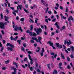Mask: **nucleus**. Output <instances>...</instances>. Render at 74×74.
Wrapping results in <instances>:
<instances>
[{"label": "nucleus", "instance_id": "nucleus-64", "mask_svg": "<svg viewBox=\"0 0 74 74\" xmlns=\"http://www.w3.org/2000/svg\"><path fill=\"white\" fill-rule=\"evenodd\" d=\"M51 66L52 68H53V64H51Z\"/></svg>", "mask_w": 74, "mask_h": 74}, {"label": "nucleus", "instance_id": "nucleus-25", "mask_svg": "<svg viewBox=\"0 0 74 74\" xmlns=\"http://www.w3.org/2000/svg\"><path fill=\"white\" fill-rule=\"evenodd\" d=\"M47 67L49 69V70H50L51 68H50V64H47Z\"/></svg>", "mask_w": 74, "mask_h": 74}, {"label": "nucleus", "instance_id": "nucleus-38", "mask_svg": "<svg viewBox=\"0 0 74 74\" xmlns=\"http://www.w3.org/2000/svg\"><path fill=\"white\" fill-rule=\"evenodd\" d=\"M61 18H62V19H64L66 20V18H66V17L64 16H63Z\"/></svg>", "mask_w": 74, "mask_h": 74}, {"label": "nucleus", "instance_id": "nucleus-34", "mask_svg": "<svg viewBox=\"0 0 74 74\" xmlns=\"http://www.w3.org/2000/svg\"><path fill=\"white\" fill-rule=\"evenodd\" d=\"M30 21L29 22H32V23H33L34 22V21H33V20H32V19L31 18H29Z\"/></svg>", "mask_w": 74, "mask_h": 74}, {"label": "nucleus", "instance_id": "nucleus-35", "mask_svg": "<svg viewBox=\"0 0 74 74\" xmlns=\"http://www.w3.org/2000/svg\"><path fill=\"white\" fill-rule=\"evenodd\" d=\"M67 68L68 69H70V66L69 65H68L67 66Z\"/></svg>", "mask_w": 74, "mask_h": 74}, {"label": "nucleus", "instance_id": "nucleus-14", "mask_svg": "<svg viewBox=\"0 0 74 74\" xmlns=\"http://www.w3.org/2000/svg\"><path fill=\"white\" fill-rule=\"evenodd\" d=\"M10 39H11V40H14V41H16V40L15 39V38H13L12 36L11 37Z\"/></svg>", "mask_w": 74, "mask_h": 74}, {"label": "nucleus", "instance_id": "nucleus-19", "mask_svg": "<svg viewBox=\"0 0 74 74\" xmlns=\"http://www.w3.org/2000/svg\"><path fill=\"white\" fill-rule=\"evenodd\" d=\"M10 60H8L5 61V64H8L9 63V62H10Z\"/></svg>", "mask_w": 74, "mask_h": 74}, {"label": "nucleus", "instance_id": "nucleus-39", "mask_svg": "<svg viewBox=\"0 0 74 74\" xmlns=\"http://www.w3.org/2000/svg\"><path fill=\"white\" fill-rule=\"evenodd\" d=\"M68 8L66 7V10L65 11V12H68Z\"/></svg>", "mask_w": 74, "mask_h": 74}, {"label": "nucleus", "instance_id": "nucleus-27", "mask_svg": "<svg viewBox=\"0 0 74 74\" xmlns=\"http://www.w3.org/2000/svg\"><path fill=\"white\" fill-rule=\"evenodd\" d=\"M56 46H57V47H58V48L59 47V44L58 43H56Z\"/></svg>", "mask_w": 74, "mask_h": 74}, {"label": "nucleus", "instance_id": "nucleus-24", "mask_svg": "<svg viewBox=\"0 0 74 74\" xmlns=\"http://www.w3.org/2000/svg\"><path fill=\"white\" fill-rule=\"evenodd\" d=\"M61 57L63 59H64V56L63 55V53H61Z\"/></svg>", "mask_w": 74, "mask_h": 74}, {"label": "nucleus", "instance_id": "nucleus-8", "mask_svg": "<svg viewBox=\"0 0 74 74\" xmlns=\"http://www.w3.org/2000/svg\"><path fill=\"white\" fill-rule=\"evenodd\" d=\"M8 17H7L5 16V21L6 22H7L8 23H9L10 22V21H8Z\"/></svg>", "mask_w": 74, "mask_h": 74}, {"label": "nucleus", "instance_id": "nucleus-42", "mask_svg": "<svg viewBox=\"0 0 74 74\" xmlns=\"http://www.w3.org/2000/svg\"><path fill=\"white\" fill-rule=\"evenodd\" d=\"M51 19H53V18H55V17L54 16H51Z\"/></svg>", "mask_w": 74, "mask_h": 74}, {"label": "nucleus", "instance_id": "nucleus-15", "mask_svg": "<svg viewBox=\"0 0 74 74\" xmlns=\"http://www.w3.org/2000/svg\"><path fill=\"white\" fill-rule=\"evenodd\" d=\"M70 48L71 50L72 51V52H74V47L71 46Z\"/></svg>", "mask_w": 74, "mask_h": 74}, {"label": "nucleus", "instance_id": "nucleus-13", "mask_svg": "<svg viewBox=\"0 0 74 74\" xmlns=\"http://www.w3.org/2000/svg\"><path fill=\"white\" fill-rule=\"evenodd\" d=\"M14 72H12V74H16V71L17 70V69H16V68H14Z\"/></svg>", "mask_w": 74, "mask_h": 74}, {"label": "nucleus", "instance_id": "nucleus-45", "mask_svg": "<svg viewBox=\"0 0 74 74\" xmlns=\"http://www.w3.org/2000/svg\"><path fill=\"white\" fill-rule=\"evenodd\" d=\"M0 16H1V19H3V15L2 13L1 14Z\"/></svg>", "mask_w": 74, "mask_h": 74}, {"label": "nucleus", "instance_id": "nucleus-50", "mask_svg": "<svg viewBox=\"0 0 74 74\" xmlns=\"http://www.w3.org/2000/svg\"><path fill=\"white\" fill-rule=\"evenodd\" d=\"M35 64H36V67H38V63H37L36 62H35Z\"/></svg>", "mask_w": 74, "mask_h": 74}, {"label": "nucleus", "instance_id": "nucleus-4", "mask_svg": "<svg viewBox=\"0 0 74 74\" xmlns=\"http://www.w3.org/2000/svg\"><path fill=\"white\" fill-rule=\"evenodd\" d=\"M0 27L1 29H4V24L2 22H1L0 23Z\"/></svg>", "mask_w": 74, "mask_h": 74}, {"label": "nucleus", "instance_id": "nucleus-6", "mask_svg": "<svg viewBox=\"0 0 74 74\" xmlns=\"http://www.w3.org/2000/svg\"><path fill=\"white\" fill-rule=\"evenodd\" d=\"M6 46L7 47H9L10 46V47H12V48H14V46L13 45H12L11 44V43H8L7 44Z\"/></svg>", "mask_w": 74, "mask_h": 74}, {"label": "nucleus", "instance_id": "nucleus-12", "mask_svg": "<svg viewBox=\"0 0 74 74\" xmlns=\"http://www.w3.org/2000/svg\"><path fill=\"white\" fill-rule=\"evenodd\" d=\"M32 39L33 40H35L36 41V42H39L38 40V39L37 38H36L34 37H32Z\"/></svg>", "mask_w": 74, "mask_h": 74}, {"label": "nucleus", "instance_id": "nucleus-11", "mask_svg": "<svg viewBox=\"0 0 74 74\" xmlns=\"http://www.w3.org/2000/svg\"><path fill=\"white\" fill-rule=\"evenodd\" d=\"M13 48L14 47H8L7 48V49L8 50H9L10 51H13Z\"/></svg>", "mask_w": 74, "mask_h": 74}, {"label": "nucleus", "instance_id": "nucleus-23", "mask_svg": "<svg viewBox=\"0 0 74 74\" xmlns=\"http://www.w3.org/2000/svg\"><path fill=\"white\" fill-rule=\"evenodd\" d=\"M25 21V18H23L20 19L21 22H23Z\"/></svg>", "mask_w": 74, "mask_h": 74}, {"label": "nucleus", "instance_id": "nucleus-63", "mask_svg": "<svg viewBox=\"0 0 74 74\" xmlns=\"http://www.w3.org/2000/svg\"><path fill=\"white\" fill-rule=\"evenodd\" d=\"M70 64L71 65V67H73V64L71 62L70 63Z\"/></svg>", "mask_w": 74, "mask_h": 74}, {"label": "nucleus", "instance_id": "nucleus-26", "mask_svg": "<svg viewBox=\"0 0 74 74\" xmlns=\"http://www.w3.org/2000/svg\"><path fill=\"white\" fill-rule=\"evenodd\" d=\"M33 27L32 25H31L30 26V30H33Z\"/></svg>", "mask_w": 74, "mask_h": 74}, {"label": "nucleus", "instance_id": "nucleus-5", "mask_svg": "<svg viewBox=\"0 0 74 74\" xmlns=\"http://www.w3.org/2000/svg\"><path fill=\"white\" fill-rule=\"evenodd\" d=\"M28 57L29 60L31 61H30V64H32L33 63V59L31 58V56H30V55L29 54L28 55Z\"/></svg>", "mask_w": 74, "mask_h": 74}, {"label": "nucleus", "instance_id": "nucleus-51", "mask_svg": "<svg viewBox=\"0 0 74 74\" xmlns=\"http://www.w3.org/2000/svg\"><path fill=\"white\" fill-rule=\"evenodd\" d=\"M23 46L24 47H26V44L25 43H24L23 44Z\"/></svg>", "mask_w": 74, "mask_h": 74}, {"label": "nucleus", "instance_id": "nucleus-55", "mask_svg": "<svg viewBox=\"0 0 74 74\" xmlns=\"http://www.w3.org/2000/svg\"><path fill=\"white\" fill-rule=\"evenodd\" d=\"M27 33H30V30H28L26 31Z\"/></svg>", "mask_w": 74, "mask_h": 74}, {"label": "nucleus", "instance_id": "nucleus-32", "mask_svg": "<svg viewBox=\"0 0 74 74\" xmlns=\"http://www.w3.org/2000/svg\"><path fill=\"white\" fill-rule=\"evenodd\" d=\"M67 59V61H69V62L70 61V58L69 57H68Z\"/></svg>", "mask_w": 74, "mask_h": 74}, {"label": "nucleus", "instance_id": "nucleus-56", "mask_svg": "<svg viewBox=\"0 0 74 74\" xmlns=\"http://www.w3.org/2000/svg\"><path fill=\"white\" fill-rule=\"evenodd\" d=\"M56 5L57 7H59V4L58 3H56Z\"/></svg>", "mask_w": 74, "mask_h": 74}, {"label": "nucleus", "instance_id": "nucleus-61", "mask_svg": "<svg viewBox=\"0 0 74 74\" xmlns=\"http://www.w3.org/2000/svg\"><path fill=\"white\" fill-rule=\"evenodd\" d=\"M43 55L44 53L42 52H41L40 53V56H42Z\"/></svg>", "mask_w": 74, "mask_h": 74}, {"label": "nucleus", "instance_id": "nucleus-22", "mask_svg": "<svg viewBox=\"0 0 74 74\" xmlns=\"http://www.w3.org/2000/svg\"><path fill=\"white\" fill-rule=\"evenodd\" d=\"M18 7H19V9L21 10H22V5H18Z\"/></svg>", "mask_w": 74, "mask_h": 74}, {"label": "nucleus", "instance_id": "nucleus-18", "mask_svg": "<svg viewBox=\"0 0 74 74\" xmlns=\"http://www.w3.org/2000/svg\"><path fill=\"white\" fill-rule=\"evenodd\" d=\"M48 43H49L50 46H51V47H53V43L51 42L50 41H49Z\"/></svg>", "mask_w": 74, "mask_h": 74}, {"label": "nucleus", "instance_id": "nucleus-40", "mask_svg": "<svg viewBox=\"0 0 74 74\" xmlns=\"http://www.w3.org/2000/svg\"><path fill=\"white\" fill-rule=\"evenodd\" d=\"M28 66L29 68H30V63H28Z\"/></svg>", "mask_w": 74, "mask_h": 74}, {"label": "nucleus", "instance_id": "nucleus-16", "mask_svg": "<svg viewBox=\"0 0 74 74\" xmlns=\"http://www.w3.org/2000/svg\"><path fill=\"white\" fill-rule=\"evenodd\" d=\"M19 29V30L21 32H23V29H22V27H18V29Z\"/></svg>", "mask_w": 74, "mask_h": 74}, {"label": "nucleus", "instance_id": "nucleus-20", "mask_svg": "<svg viewBox=\"0 0 74 74\" xmlns=\"http://www.w3.org/2000/svg\"><path fill=\"white\" fill-rule=\"evenodd\" d=\"M17 42L19 44H20V45H21V42H22V41H21V40H17Z\"/></svg>", "mask_w": 74, "mask_h": 74}, {"label": "nucleus", "instance_id": "nucleus-58", "mask_svg": "<svg viewBox=\"0 0 74 74\" xmlns=\"http://www.w3.org/2000/svg\"><path fill=\"white\" fill-rule=\"evenodd\" d=\"M60 8L61 9V10H63V8L62 6H60Z\"/></svg>", "mask_w": 74, "mask_h": 74}, {"label": "nucleus", "instance_id": "nucleus-60", "mask_svg": "<svg viewBox=\"0 0 74 74\" xmlns=\"http://www.w3.org/2000/svg\"><path fill=\"white\" fill-rule=\"evenodd\" d=\"M57 18V19H59V15L58 14H57L56 15Z\"/></svg>", "mask_w": 74, "mask_h": 74}, {"label": "nucleus", "instance_id": "nucleus-43", "mask_svg": "<svg viewBox=\"0 0 74 74\" xmlns=\"http://www.w3.org/2000/svg\"><path fill=\"white\" fill-rule=\"evenodd\" d=\"M1 33H2V34H3V35H4V31L2 30L1 31Z\"/></svg>", "mask_w": 74, "mask_h": 74}, {"label": "nucleus", "instance_id": "nucleus-49", "mask_svg": "<svg viewBox=\"0 0 74 74\" xmlns=\"http://www.w3.org/2000/svg\"><path fill=\"white\" fill-rule=\"evenodd\" d=\"M56 18H55L52 20V22H55V21H56Z\"/></svg>", "mask_w": 74, "mask_h": 74}, {"label": "nucleus", "instance_id": "nucleus-10", "mask_svg": "<svg viewBox=\"0 0 74 74\" xmlns=\"http://www.w3.org/2000/svg\"><path fill=\"white\" fill-rule=\"evenodd\" d=\"M59 24V23L58 22H57L55 23L54 24V25L55 26H56V27H57V28L58 29H59L60 27L59 26V25H58V24Z\"/></svg>", "mask_w": 74, "mask_h": 74}, {"label": "nucleus", "instance_id": "nucleus-54", "mask_svg": "<svg viewBox=\"0 0 74 74\" xmlns=\"http://www.w3.org/2000/svg\"><path fill=\"white\" fill-rule=\"evenodd\" d=\"M44 48H42V52H44Z\"/></svg>", "mask_w": 74, "mask_h": 74}, {"label": "nucleus", "instance_id": "nucleus-47", "mask_svg": "<svg viewBox=\"0 0 74 74\" xmlns=\"http://www.w3.org/2000/svg\"><path fill=\"white\" fill-rule=\"evenodd\" d=\"M18 35V33H14V36L16 35V36H17V35Z\"/></svg>", "mask_w": 74, "mask_h": 74}, {"label": "nucleus", "instance_id": "nucleus-41", "mask_svg": "<svg viewBox=\"0 0 74 74\" xmlns=\"http://www.w3.org/2000/svg\"><path fill=\"white\" fill-rule=\"evenodd\" d=\"M70 57L71 58H74V56L72 54H71L70 55Z\"/></svg>", "mask_w": 74, "mask_h": 74}, {"label": "nucleus", "instance_id": "nucleus-44", "mask_svg": "<svg viewBox=\"0 0 74 74\" xmlns=\"http://www.w3.org/2000/svg\"><path fill=\"white\" fill-rule=\"evenodd\" d=\"M21 49H22V50H23V52H25V49H24V48L23 47H22L21 48Z\"/></svg>", "mask_w": 74, "mask_h": 74}, {"label": "nucleus", "instance_id": "nucleus-28", "mask_svg": "<svg viewBox=\"0 0 74 74\" xmlns=\"http://www.w3.org/2000/svg\"><path fill=\"white\" fill-rule=\"evenodd\" d=\"M58 48L60 49V48H63V46H62V45H59Z\"/></svg>", "mask_w": 74, "mask_h": 74}, {"label": "nucleus", "instance_id": "nucleus-59", "mask_svg": "<svg viewBox=\"0 0 74 74\" xmlns=\"http://www.w3.org/2000/svg\"><path fill=\"white\" fill-rule=\"evenodd\" d=\"M48 13L49 14H51L52 13V12H51V11H49L48 12Z\"/></svg>", "mask_w": 74, "mask_h": 74}, {"label": "nucleus", "instance_id": "nucleus-36", "mask_svg": "<svg viewBox=\"0 0 74 74\" xmlns=\"http://www.w3.org/2000/svg\"><path fill=\"white\" fill-rule=\"evenodd\" d=\"M3 49H4V47H2L1 49V52H3Z\"/></svg>", "mask_w": 74, "mask_h": 74}, {"label": "nucleus", "instance_id": "nucleus-2", "mask_svg": "<svg viewBox=\"0 0 74 74\" xmlns=\"http://www.w3.org/2000/svg\"><path fill=\"white\" fill-rule=\"evenodd\" d=\"M39 29H37V30H36V29H34V30H35V32H36L37 34H39V33H41V32H42V30L41 29V28H39Z\"/></svg>", "mask_w": 74, "mask_h": 74}, {"label": "nucleus", "instance_id": "nucleus-62", "mask_svg": "<svg viewBox=\"0 0 74 74\" xmlns=\"http://www.w3.org/2000/svg\"><path fill=\"white\" fill-rule=\"evenodd\" d=\"M58 56V55L57 54H55L54 56V58H56V56Z\"/></svg>", "mask_w": 74, "mask_h": 74}, {"label": "nucleus", "instance_id": "nucleus-57", "mask_svg": "<svg viewBox=\"0 0 74 74\" xmlns=\"http://www.w3.org/2000/svg\"><path fill=\"white\" fill-rule=\"evenodd\" d=\"M27 60V58H25L24 59V62H26V61Z\"/></svg>", "mask_w": 74, "mask_h": 74}, {"label": "nucleus", "instance_id": "nucleus-53", "mask_svg": "<svg viewBox=\"0 0 74 74\" xmlns=\"http://www.w3.org/2000/svg\"><path fill=\"white\" fill-rule=\"evenodd\" d=\"M30 70L31 71H33V67H31L30 68Z\"/></svg>", "mask_w": 74, "mask_h": 74}, {"label": "nucleus", "instance_id": "nucleus-3", "mask_svg": "<svg viewBox=\"0 0 74 74\" xmlns=\"http://www.w3.org/2000/svg\"><path fill=\"white\" fill-rule=\"evenodd\" d=\"M13 27L15 31H18V29H19V27L17 25H16L15 24L13 25Z\"/></svg>", "mask_w": 74, "mask_h": 74}, {"label": "nucleus", "instance_id": "nucleus-46", "mask_svg": "<svg viewBox=\"0 0 74 74\" xmlns=\"http://www.w3.org/2000/svg\"><path fill=\"white\" fill-rule=\"evenodd\" d=\"M62 62L60 63L59 64V66H60V67H61V66H62Z\"/></svg>", "mask_w": 74, "mask_h": 74}, {"label": "nucleus", "instance_id": "nucleus-29", "mask_svg": "<svg viewBox=\"0 0 74 74\" xmlns=\"http://www.w3.org/2000/svg\"><path fill=\"white\" fill-rule=\"evenodd\" d=\"M2 5L3 7H4L5 6V7H7V4L5 3H4V5Z\"/></svg>", "mask_w": 74, "mask_h": 74}, {"label": "nucleus", "instance_id": "nucleus-48", "mask_svg": "<svg viewBox=\"0 0 74 74\" xmlns=\"http://www.w3.org/2000/svg\"><path fill=\"white\" fill-rule=\"evenodd\" d=\"M30 42H31V43H34V40H30Z\"/></svg>", "mask_w": 74, "mask_h": 74}, {"label": "nucleus", "instance_id": "nucleus-17", "mask_svg": "<svg viewBox=\"0 0 74 74\" xmlns=\"http://www.w3.org/2000/svg\"><path fill=\"white\" fill-rule=\"evenodd\" d=\"M13 64H14V65H16V68H17V67H18V65H17V63H16V62H13Z\"/></svg>", "mask_w": 74, "mask_h": 74}, {"label": "nucleus", "instance_id": "nucleus-37", "mask_svg": "<svg viewBox=\"0 0 74 74\" xmlns=\"http://www.w3.org/2000/svg\"><path fill=\"white\" fill-rule=\"evenodd\" d=\"M37 72H38V73H41V71H40V70L38 69L37 70Z\"/></svg>", "mask_w": 74, "mask_h": 74}, {"label": "nucleus", "instance_id": "nucleus-52", "mask_svg": "<svg viewBox=\"0 0 74 74\" xmlns=\"http://www.w3.org/2000/svg\"><path fill=\"white\" fill-rule=\"evenodd\" d=\"M5 43V40H3V43L4 44Z\"/></svg>", "mask_w": 74, "mask_h": 74}, {"label": "nucleus", "instance_id": "nucleus-7", "mask_svg": "<svg viewBox=\"0 0 74 74\" xmlns=\"http://www.w3.org/2000/svg\"><path fill=\"white\" fill-rule=\"evenodd\" d=\"M29 35L30 36H36L37 35L36 33L34 32H33V33L32 32H29Z\"/></svg>", "mask_w": 74, "mask_h": 74}, {"label": "nucleus", "instance_id": "nucleus-9", "mask_svg": "<svg viewBox=\"0 0 74 74\" xmlns=\"http://www.w3.org/2000/svg\"><path fill=\"white\" fill-rule=\"evenodd\" d=\"M68 21H70V20L73 21V17H72L71 16H70L68 18Z\"/></svg>", "mask_w": 74, "mask_h": 74}, {"label": "nucleus", "instance_id": "nucleus-33", "mask_svg": "<svg viewBox=\"0 0 74 74\" xmlns=\"http://www.w3.org/2000/svg\"><path fill=\"white\" fill-rule=\"evenodd\" d=\"M24 11H25V12H26V13H29V12H28V11H27V10H26V9H24Z\"/></svg>", "mask_w": 74, "mask_h": 74}, {"label": "nucleus", "instance_id": "nucleus-1", "mask_svg": "<svg viewBox=\"0 0 74 74\" xmlns=\"http://www.w3.org/2000/svg\"><path fill=\"white\" fill-rule=\"evenodd\" d=\"M68 40L67 39H66L65 40H64V45H66L67 44V45H68V46H69L70 45V44H72V42H71V41L70 40Z\"/></svg>", "mask_w": 74, "mask_h": 74}, {"label": "nucleus", "instance_id": "nucleus-31", "mask_svg": "<svg viewBox=\"0 0 74 74\" xmlns=\"http://www.w3.org/2000/svg\"><path fill=\"white\" fill-rule=\"evenodd\" d=\"M25 35H24V36H23V37H21V40H25Z\"/></svg>", "mask_w": 74, "mask_h": 74}, {"label": "nucleus", "instance_id": "nucleus-30", "mask_svg": "<svg viewBox=\"0 0 74 74\" xmlns=\"http://www.w3.org/2000/svg\"><path fill=\"white\" fill-rule=\"evenodd\" d=\"M38 41H41V37L40 36H39L38 38Z\"/></svg>", "mask_w": 74, "mask_h": 74}, {"label": "nucleus", "instance_id": "nucleus-21", "mask_svg": "<svg viewBox=\"0 0 74 74\" xmlns=\"http://www.w3.org/2000/svg\"><path fill=\"white\" fill-rule=\"evenodd\" d=\"M58 74L57 71L56 70H54V71L53 72V74Z\"/></svg>", "mask_w": 74, "mask_h": 74}]
</instances>
